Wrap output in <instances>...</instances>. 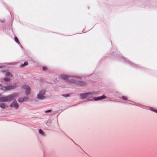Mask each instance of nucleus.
Listing matches in <instances>:
<instances>
[{"label": "nucleus", "instance_id": "obj_1", "mask_svg": "<svg viewBox=\"0 0 157 157\" xmlns=\"http://www.w3.org/2000/svg\"><path fill=\"white\" fill-rule=\"evenodd\" d=\"M16 87V85L15 84H14L13 85L8 86H2V85L0 84V89L3 90H10L15 88Z\"/></svg>", "mask_w": 157, "mask_h": 157}, {"label": "nucleus", "instance_id": "obj_2", "mask_svg": "<svg viewBox=\"0 0 157 157\" xmlns=\"http://www.w3.org/2000/svg\"><path fill=\"white\" fill-rule=\"evenodd\" d=\"M94 95L92 92H88L85 94H80L81 99H83L85 98H91Z\"/></svg>", "mask_w": 157, "mask_h": 157}, {"label": "nucleus", "instance_id": "obj_3", "mask_svg": "<svg viewBox=\"0 0 157 157\" xmlns=\"http://www.w3.org/2000/svg\"><path fill=\"white\" fill-rule=\"evenodd\" d=\"M45 91L44 90H41L37 94V98L38 99L43 100L45 98V96H44L45 94Z\"/></svg>", "mask_w": 157, "mask_h": 157}, {"label": "nucleus", "instance_id": "obj_4", "mask_svg": "<svg viewBox=\"0 0 157 157\" xmlns=\"http://www.w3.org/2000/svg\"><path fill=\"white\" fill-rule=\"evenodd\" d=\"M18 96L17 93L13 94L7 96V101H12L14 98Z\"/></svg>", "mask_w": 157, "mask_h": 157}, {"label": "nucleus", "instance_id": "obj_5", "mask_svg": "<svg viewBox=\"0 0 157 157\" xmlns=\"http://www.w3.org/2000/svg\"><path fill=\"white\" fill-rule=\"evenodd\" d=\"M76 78L73 79V80L71 81L70 82L75 83L78 85L80 86H84L86 84L85 82L80 81L76 80Z\"/></svg>", "mask_w": 157, "mask_h": 157}, {"label": "nucleus", "instance_id": "obj_6", "mask_svg": "<svg viewBox=\"0 0 157 157\" xmlns=\"http://www.w3.org/2000/svg\"><path fill=\"white\" fill-rule=\"evenodd\" d=\"M22 88L25 89V92L27 95H28L30 92V88L28 86L24 85L22 86Z\"/></svg>", "mask_w": 157, "mask_h": 157}, {"label": "nucleus", "instance_id": "obj_7", "mask_svg": "<svg viewBox=\"0 0 157 157\" xmlns=\"http://www.w3.org/2000/svg\"><path fill=\"white\" fill-rule=\"evenodd\" d=\"M11 107H15L16 109H17L18 108V105L16 101H13L10 105Z\"/></svg>", "mask_w": 157, "mask_h": 157}, {"label": "nucleus", "instance_id": "obj_8", "mask_svg": "<svg viewBox=\"0 0 157 157\" xmlns=\"http://www.w3.org/2000/svg\"><path fill=\"white\" fill-rule=\"evenodd\" d=\"M61 78L62 79L67 80V81L68 82H70L68 80H71V81H72L73 80V79L71 78V77H68L66 75H62L61 76Z\"/></svg>", "mask_w": 157, "mask_h": 157}, {"label": "nucleus", "instance_id": "obj_9", "mask_svg": "<svg viewBox=\"0 0 157 157\" xmlns=\"http://www.w3.org/2000/svg\"><path fill=\"white\" fill-rule=\"evenodd\" d=\"M106 98V97L104 96H102L99 97L97 98H94V100L95 101H97L100 100H101Z\"/></svg>", "mask_w": 157, "mask_h": 157}, {"label": "nucleus", "instance_id": "obj_10", "mask_svg": "<svg viewBox=\"0 0 157 157\" xmlns=\"http://www.w3.org/2000/svg\"><path fill=\"white\" fill-rule=\"evenodd\" d=\"M7 96L1 97L0 98V101L5 102L7 101Z\"/></svg>", "mask_w": 157, "mask_h": 157}, {"label": "nucleus", "instance_id": "obj_11", "mask_svg": "<svg viewBox=\"0 0 157 157\" xmlns=\"http://www.w3.org/2000/svg\"><path fill=\"white\" fill-rule=\"evenodd\" d=\"M0 107L4 109L8 107V106L6 105L5 104L3 103H0Z\"/></svg>", "mask_w": 157, "mask_h": 157}, {"label": "nucleus", "instance_id": "obj_12", "mask_svg": "<svg viewBox=\"0 0 157 157\" xmlns=\"http://www.w3.org/2000/svg\"><path fill=\"white\" fill-rule=\"evenodd\" d=\"M27 99L28 98H21L18 99V101L19 102H22L27 100Z\"/></svg>", "mask_w": 157, "mask_h": 157}, {"label": "nucleus", "instance_id": "obj_13", "mask_svg": "<svg viewBox=\"0 0 157 157\" xmlns=\"http://www.w3.org/2000/svg\"><path fill=\"white\" fill-rule=\"evenodd\" d=\"M28 64V63L27 62H24V64H22L21 65V67H24L27 65Z\"/></svg>", "mask_w": 157, "mask_h": 157}, {"label": "nucleus", "instance_id": "obj_14", "mask_svg": "<svg viewBox=\"0 0 157 157\" xmlns=\"http://www.w3.org/2000/svg\"><path fill=\"white\" fill-rule=\"evenodd\" d=\"M14 40L16 43H18V44H20V42H19L18 39V38L16 36H15L14 37Z\"/></svg>", "mask_w": 157, "mask_h": 157}, {"label": "nucleus", "instance_id": "obj_15", "mask_svg": "<svg viewBox=\"0 0 157 157\" xmlns=\"http://www.w3.org/2000/svg\"><path fill=\"white\" fill-rule=\"evenodd\" d=\"M5 76H10L11 77H12L11 74L10 72H6L5 74Z\"/></svg>", "mask_w": 157, "mask_h": 157}, {"label": "nucleus", "instance_id": "obj_16", "mask_svg": "<svg viewBox=\"0 0 157 157\" xmlns=\"http://www.w3.org/2000/svg\"><path fill=\"white\" fill-rule=\"evenodd\" d=\"M4 80L5 81H9L10 80V78H9L6 77L4 78Z\"/></svg>", "mask_w": 157, "mask_h": 157}, {"label": "nucleus", "instance_id": "obj_17", "mask_svg": "<svg viewBox=\"0 0 157 157\" xmlns=\"http://www.w3.org/2000/svg\"><path fill=\"white\" fill-rule=\"evenodd\" d=\"M48 70V69L46 67H43L42 70L44 71H46Z\"/></svg>", "mask_w": 157, "mask_h": 157}, {"label": "nucleus", "instance_id": "obj_18", "mask_svg": "<svg viewBox=\"0 0 157 157\" xmlns=\"http://www.w3.org/2000/svg\"><path fill=\"white\" fill-rule=\"evenodd\" d=\"M122 99L124 100H127V97L125 96H122Z\"/></svg>", "mask_w": 157, "mask_h": 157}, {"label": "nucleus", "instance_id": "obj_19", "mask_svg": "<svg viewBox=\"0 0 157 157\" xmlns=\"http://www.w3.org/2000/svg\"><path fill=\"white\" fill-rule=\"evenodd\" d=\"M39 132L40 134H42V135H43V131L41 129H40L39 130Z\"/></svg>", "mask_w": 157, "mask_h": 157}, {"label": "nucleus", "instance_id": "obj_20", "mask_svg": "<svg viewBox=\"0 0 157 157\" xmlns=\"http://www.w3.org/2000/svg\"><path fill=\"white\" fill-rule=\"evenodd\" d=\"M62 96L64 97H68L69 96V94H63Z\"/></svg>", "mask_w": 157, "mask_h": 157}, {"label": "nucleus", "instance_id": "obj_21", "mask_svg": "<svg viewBox=\"0 0 157 157\" xmlns=\"http://www.w3.org/2000/svg\"><path fill=\"white\" fill-rule=\"evenodd\" d=\"M151 110L155 112L156 113H157V111H155V110L154 108H151Z\"/></svg>", "mask_w": 157, "mask_h": 157}, {"label": "nucleus", "instance_id": "obj_22", "mask_svg": "<svg viewBox=\"0 0 157 157\" xmlns=\"http://www.w3.org/2000/svg\"><path fill=\"white\" fill-rule=\"evenodd\" d=\"M51 111H52V110L51 109H50V110H47V111H45V112L46 113H48V112H51Z\"/></svg>", "mask_w": 157, "mask_h": 157}]
</instances>
